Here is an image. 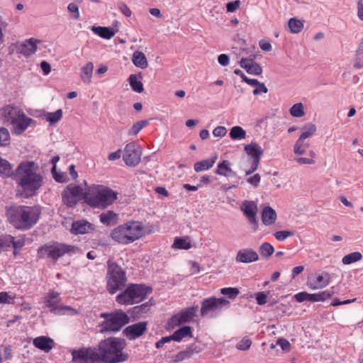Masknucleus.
Listing matches in <instances>:
<instances>
[{
	"mask_svg": "<svg viewBox=\"0 0 363 363\" xmlns=\"http://www.w3.org/2000/svg\"><path fill=\"white\" fill-rule=\"evenodd\" d=\"M72 361L75 363H102V359L97 347H88L74 350L72 352Z\"/></svg>",
	"mask_w": 363,
	"mask_h": 363,
	"instance_id": "11",
	"label": "nucleus"
},
{
	"mask_svg": "<svg viewBox=\"0 0 363 363\" xmlns=\"http://www.w3.org/2000/svg\"><path fill=\"white\" fill-rule=\"evenodd\" d=\"M173 247L177 249L189 250L191 248V243L185 238H176L173 243Z\"/></svg>",
	"mask_w": 363,
	"mask_h": 363,
	"instance_id": "50",
	"label": "nucleus"
},
{
	"mask_svg": "<svg viewBox=\"0 0 363 363\" xmlns=\"http://www.w3.org/2000/svg\"><path fill=\"white\" fill-rule=\"evenodd\" d=\"M35 124V121L31 118L26 116L24 112L22 110H21V111L15 118L14 121L11 125H12L13 133L16 135H20L29 126Z\"/></svg>",
	"mask_w": 363,
	"mask_h": 363,
	"instance_id": "16",
	"label": "nucleus"
},
{
	"mask_svg": "<svg viewBox=\"0 0 363 363\" xmlns=\"http://www.w3.org/2000/svg\"><path fill=\"white\" fill-rule=\"evenodd\" d=\"M0 174L4 177H9L13 174L11 164L1 157H0Z\"/></svg>",
	"mask_w": 363,
	"mask_h": 363,
	"instance_id": "40",
	"label": "nucleus"
},
{
	"mask_svg": "<svg viewBox=\"0 0 363 363\" xmlns=\"http://www.w3.org/2000/svg\"><path fill=\"white\" fill-rule=\"evenodd\" d=\"M13 242V236L6 235L0 238V252L8 250Z\"/></svg>",
	"mask_w": 363,
	"mask_h": 363,
	"instance_id": "47",
	"label": "nucleus"
},
{
	"mask_svg": "<svg viewBox=\"0 0 363 363\" xmlns=\"http://www.w3.org/2000/svg\"><path fill=\"white\" fill-rule=\"evenodd\" d=\"M330 282V274L325 272L311 278L308 281V286L312 290L321 289L329 285Z\"/></svg>",
	"mask_w": 363,
	"mask_h": 363,
	"instance_id": "23",
	"label": "nucleus"
},
{
	"mask_svg": "<svg viewBox=\"0 0 363 363\" xmlns=\"http://www.w3.org/2000/svg\"><path fill=\"white\" fill-rule=\"evenodd\" d=\"M10 143V133L6 128H0V146L5 147Z\"/></svg>",
	"mask_w": 363,
	"mask_h": 363,
	"instance_id": "51",
	"label": "nucleus"
},
{
	"mask_svg": "<svg viewBox=\"0 0 363 363\" xmlns=\"http://www.w3.org/2000/svg\"><path fill=\"white\" fill-rule=\"evenodd\" d=\"M45 119L50 123V125H54L57 123L62 117V111L58 109L55 112H48L45 115Z\"/></svg>",
	"mask_w": 363,
	"mask_h": 363,
	"instance_id": "42",
	"label": "nucleus"
},
{
	"mask_svg": "<svg viewBox=\"0 0 363 363\" xmlns=\"http://www.w3.org/2000/svg\"><path fill=\"white\" fill-rule=\"evenodd\" d=\"M354 67L356 69H361L363 67V54L356 52V55L354 58Z\"/></svg>",
	"mask_w": 363,
	"mask_h": 363,
	"instance_id": "58",
	"label": "nucleus"
},
{
	"mask_svg": "<svg viewBox=\"0 0 363 363\" xmlns=\"http://www.w3.org/2000/svg\"><path fill=\"white\" fill-rule=\"evenodd\" d=\"M141 155L140 147L136 143H129L124 147L123 160L128 166L135 167L140 162Z\"/></svg>",
	"mask_w": 363,
	"mask_h": 363,
	"instance_id": "13",
	"label": "nucleus"
},
{
	"mask_svg": "<svg viewBox=\"0 0 363 363\" xmlns=\"http://www.w3.org/2000/svg\"><path fill=\"white\" fill-rule=\"evenodd\" d=\"M191 354H192L191 350L182 351L175 355L174 362H179L183 361L185 359L190 357L191 356Z\"/></svg>",
	"mask_w": 363,
	"mask_h": 363,
	"instance_id": "56",
	"label": "nucleus"
},
{
	"mask_svg": "<svg viewBox=\"0 0 363 363\" xmlns=\"http://www.w3.org/2000/svg\"><path fill=\"white\" fill-rule=\"evenodd\" d=\"M33 345L44 352H49L55 347L54 340L47 336H38L33 339Z\"/></svg>",
	"mask_w": 363,
	"mask_h": 363,
	"instance_id": "25",
	"label": "nucleus"
},
{
	"mask_svg": "<svg viewBox=\"0 0 363 363\" xmlns=\"http://www.w3.org/2000/svg\"><path fill=\"white\" fill-rule=\"evenodd\" d=\"M362 258V255L359 252H354L345 255L342 257V262L344 264H350L352 263L359 261Z\"/></svg>",
	"mask_w": 363,
	"mask_h": 363,
	"instance_id": "43",
	"label": "nucleus"
},
{
	"mask_svg": "<svg viewBox=\"0 0 363 363\" xmlns=\"http://www.w3.org/2000/svg\"><path fill=\"white\" fill-rule=\"evenodd\" d=\"M128 82L132 89L137 93H142L144 90L143 84L138 80L136 74H130L128 77Z\"/></svg>",
	"mask_w": 363,
	"mask_h": 363,
	"instance_id": "38",
	"label": "nucleus"
},
{
	"mask_svg": "<svg viewBox=\"0 0 363 363\" xmlns=\"http://www.w3.org/2000/svg\"><path fill=\"white\" fill-rule=\"evenodd\" d=\"M191 328L190 326H184L177 330L173 334V340L180 342L186 337H191Z\"/></svg>",
	"mask_w": 363,
	"mask_h": 363,
	"instance_id": "34",
	"label": "nucleus"
},
{
	"mask_svg": "<svg viewBox=\"0 0 363 363\" xmlns=\"http://www.w3.org/2000/svg\"><path fill=\"white\" fill-rule=\"evenodd\" d=\"M316 131V126L313 123H308L302 128V133L299 138L306 140L313 136Z\"/></svg>",
	"mask_w": 363,
	"mask_h": 363,
	"instance_id": "41",
	"label": "nucleus"
},
{
	"mask_svg": "<svg viewBox=\"0 0 363 363\" xmlns=\"http://www.w3.org/2000/svg\"><path fill=\"white\" fill-rule=\"evenodd\" d=\"M277 219L276 211L269 206L264 208L262 212V220L265 225L273 224Z\"/></svg>",
	"mask_w": 363,
	"mask_h": 363,
	"instance_id": "30",
	"label": "nucleus"
},
{
	"mask_svg": "<svg viewBox=\"0 0 363 363\" xmlns=\"http://www.w3.org/2000/svg\"><path fill=\"white\" fill-rule=\"evenodd\" d=\"M144 235V226L141 222L129 220L113 229L111 238L113 240L128 245Z\"/></svg>",
	"mask_w": 363,
	"mask_h": 363,
	"instance_id": "5",
	"label": "nucleus"
},
{
	"mask_svg": "<svg viewBox=\"0 0 363 363\" xmlns=\"http://www.w3.org/2000/svg\"><path fill=\"white\" fill-rule=\"evenodd\" d=\"M227 132V129L224 126H217L213 129V135L215 137L222 138L226 135Z\"/></svg>",
	"mask_w": 363,
	"mask_h": 363,
	"instance_id": "60",
	"label": "nucleus"
},
{
	"mask_svg": "<svg viewBox=\"0 0 363 363\" xmlns=\"http://www.w3.org/2000/svg\"><path fill=\"white\" fill-rule=\"evenodd\" d=\"M252 341L249 338H242L236 345V348L239 350L245 351L250 349Z\"/></svg>",
	"mask_w": 363,
	"mask_h": 363,
	"instance_id": "55",
	"label": "nucleus"
},
{
	"mask_svg": "<svg viewBox=\"0 0 363 363\" xmlns=\"http://www.w3.org/2000/svg\"><path fill=\"white\" fill-rule=\"evenodd\" d=\"M198 311V306H191L182 310L181 312L174 315L171 322L174 325H180L186 323H189L193 320L196 315Z\"/></svg>",
	"mask_w": 363,
	"mask_h": 363,
	"instance_id": "19",
	"label": "nucleus"
},
{
	"mask_svg": "<svg viewBox=\"0 0 363 363\" xmlns=\"http://www.w3.org/2000/svg\"><path fill=\"white\" fill-rule=\"evenodd\" d=\"M6 215L9 223L21 230L30 229L39 219L38 211L30 206H11L7 209Z\"/></svg>",
	"mask_w": 363,
	"mask_h": 363,
	"instance_id": "3",
	"label": "nucleus"
},
{
	"mask_svg": "<svg viewBox=\"0 0 363 363\" xmlns=\"http://www.w3.org/2000/svg\"><path fill=\"white\" fill-rule=\"evenodd\" d=\"M217 159L218 155H214L208 159L196 162L194 166L195 172H199L210 169L214 165Z\"/></svg>",
	"mask_w": 363,
	"mask_h": 363,
	"instance_id": "28",
	"label": "nucleus"
},
{
	"mask_svg": "<svg viewBox=\"0 0 363 363\" xmlns=\"http://www.w3.org/2000/svg\"><path fill=\"white\" fill-rule=\"evenodd\" d=\"M40 42L39 40L31 38L25 41L17 43L15 45L16 52L24 57H30L37 51L38 44Z\"/></svg>",
	"mask_w": 363,
	"mask_h": 363,
	"instance_id": "17",
	"label": "nucleus"
},
{
	"mask_svg": "<svg viewBox=\"0 0 363 363\" xmlns=\"http://www.w3.org/2000/svg\"><path fill=\"white\" fill-rule=\"evenodd\" d=\"M152 288L144 284H130L116 296V301L121 305H133L145 300L151 294Z\"/></svg>",
	"mask_w": 363,
	"mask_h": 363,
	"instance_id": "7",
	"label": "nucleus"
},
{
	"mask_svg": "<svg viewBox=\"0 0 363 363\" xmlns=\"http://www.w3.org/2000/svg\"><path fill=\"white\" fill-rule=\"evenodd\" d=\"M294 233L290 230H279L274 233V236L279 241H284L289 237L294 236Z\"/></svg>",
	"mask_w": 363,
	"mask_h": 363,
	"instance_id": "53",
	"label": "nucleus"
},
{
	"mask_svg": "<svg viewBox=\"0 0 363 363\" xmlns=\"http://www.w3.org/2000/svg\"><path fill=\"white\" fill-rule=\"evenodd\" d=\"M61 301L60 294L57 291H50L45 297V302L47 307L50 308L51 313L56 315H65L69 312L76 313V311L70 306H60Z\"/></svg>",
	"mask_w": 363,
	"mask_h": 363,
	"instance_id": "12",
	"label": "nucleus"
},
{
	"mask_svg": "<svg viewBox=\"0 0 363 363\" xmlns=\"http://www.w3.org/2000/svg\"><path fill=\"white\" fill-rule=\"evenodd\" d=\"M132 61L135 67L140 69H145L148 65L145 54L140 51H135L133 52Z\"/></svg>",
	"mask_w": 363,
	"mask_h": 363,
	"instance_id": "33",
	"label": "nucleus"
},
{
	"mask_svg": "<svg viewBox=\"0 0 363 363\" xmlns=\"http://www.w3.org/2000/svg\"><path fill=\"white\" fill-rule=\"evenodd\" d=\"M84 199L89 206L104 209L116 200L117 194L106 186L92 184L86 189Z\"/></svg>",
	"mask_w": 363,
	"mask_h": 363,
	"instance_id": "4",
	"label": "nucleus"
},
{
	"mask_svg": "<svg viewBox=\"0 0 363 363\" xmlns=\"http://www.w3.org/2000/svg\"><path fill=\"white\" fill-rule=\"evenodd\" d=\"M79 249L72 245L60 242H49L38 249V257L55 263L60 258L68 255H75Z\"/></svg>",
	"mask_w": 363,
	"mask_h": 363,
	"instance_id": "6",
	"label": "nucleus"
},
{
	"mask_svg": "<svg viewBox=\"0 0 363 363\" xmlns=\"http://www.w3.org/2000/svg\"><path fill=\"white\" fill-rule=\"evenodd\" d=\"M93 230V225L85 220L73 222L71 231L75 235L88 233Z\"/></svg>",
	"mask_w": 363,
	"mask_h": 363,
	"instance_id": "27",
	"label": "nucleus"
},
{
	"mask_svg": "<svg viewBox=\"0 0 363 363\" xmlns=\"http://www.w3.org/2000/svg\"><path fill=\"white\" fill-rule=\"evenodd\" d=\"M339 289H340V286L338 285H337V286H333L330 287L328 290L323 291V292L324 294H326L325 296H324L325 299L327 300V299L330 298L333 295L338 294Z\"/></svg>",
	"mask_w": 363,
	"mask_h": 363,
	"instance_id": "59",
	"label": "nucleus"
},
{
	"mask_svg": "<svg viewBox=\"0 0 363 363\" xmlns=\"http://www.w3.org/2000/svg\"><path fill=\"white\" fill-rule=\"evenodd\" d=\"M118 216L113 211H106L99 216L100 222L106 225H115L118 221Z\"/></svg>",
	"mask_w": 363,
	"mask_h": 363,
	"instance_id": "31",
	"label": "nucleus"
},
{
	"mask_svg": "<svg viewBox=\"0 0 363 363\" xmlns=\"http://www.w3.org/2000/svg\"><path fill=\"white\" fill-rule=\"evenodd\" d=\"M21 108L12 106H6L0 108V121L4 124H11L21 111Z\"/></svg>",
	"mask_w": 363,
	"mask_h": 363,
	"instance_id": "22",
	"label": "nucleus"
},
{
	"mask_svg": "<svg viewBox=\"0 0 363 363\" xmlns=\"http://www.w3.org/2000/svg\"><path fill=\"white\" fill-rule=\"evenodd\" d=\"M288 28L291 33H298L303 28V23L296 18H291L289 20Z\"/></svg>",
	"mask_w": 363,
	"mask_h": 363,
	"instance_id": "36",
	"label": "nucleus"
},
{
	"mask_svg": "<svg viewBox=\"0 0 363 363\" xmlns=\"http://www.w3.org/2000/svg\"><path fill=\"white\" fill-rule=\"evenodd\" d=\"M91 30L104 39L109 40L115 35V32L108 27L92 26Z\"/></svg>",
	"mask_w": 363,
	"mask_h": 363,
	"instance_id": "32",
	"label": "nucleus"
},
{
	"mask_svg": "<svg viewBox=\"0 0 363 363\" xmlns=\"http://www.w3.org/2000/svg\"><path fill=\"white\" fill-rule=\"evenodd\" d=\"M239 64L250 74L260 75L262 73V67L253 59L242 57Z\"/></svg>",
	"mask_w": 363,
	"mask_h": 363,
	"instance_id": "24",
	"label": "nucleus"
},
{
	"mask_svg": "<svg viewBox=\"0 0 363 363\" xmlns=\"http://www.w3.org/2000/svg\"><path fill=\"white\" fill-rule=\"evenodd\" d=\"M309 147V143L305 142V140L298 139L294 145V152L298 155H302L306 153V150Z\"/></svg>",
	"mask_w": 363,
	"mask_h": 363,
	"instance_id": "39",
	"label": "nucleus"
},
{
	"mask_svg": "<svg viewBox=\"0 0 363 363\" xmlns=\"http://www.w3.org/2000/svg\"><path fill=\"white\" fill-rule=\"evenodd\" d=\"M102 362L104 363H121L125 362L128 354L124 350L126 342L119 337H108L102 340L99 343Z\"/></svg>",
	"mask_w": 363,
	"mask_h": 363,
	"instance_id": "2",
	"label": "nucleus"
},
{
	"mask_svg": "<svg viewBox=\"0 0 363 363\" xmlns=\"http://www.w3.org/2000/svg\"><path fill=\"white\" fill-rule=\"evenodd\" d=\"M240 209L247 217L248 222L253 226L254 230H257L258 225L257 204L252 201H245L242 203Z\"/></svg>",
	"mask_w": 363,
	"mask_h": 363,
	"instance_id": "18",
	"label": "nucleus"
},
{
	"mask_svg": "<svg viewBox=\"0 0 363 363\" xmlns=\"http://www.w3.org/2000/svg\"><path fill=\"white\" fill-rule=\"evenodd\" d=\"M215 173L218 175L229 177L234 176L235 174L230 167V162L228 160H223L218 164Z\"/></svg>",
	"mask_w": 363,
	"mask_h": 363,
	"instance_id": "29",
	"label": "nucleus"
},
{
	"mask_svg": "<svg viewBox=\"0 0 363 363\" xmlns=\"http://www.w3.org/2000/svg\"><path fill=\"white\" fill-rule=\"evenodd\" d=\"M308 155L310 157H299L295 158V161L299 164H314L315 163L314 158L316 155L315 152L310 150Z\"/></svg>",
	"mask_w": 363,
	"mask_h": 363,
	"instance_id": "46",
	"label": "nucleus"
},
{
	"mask_svg": "<svg viewBox=\"0 0 363 363\" xmlns=\"http://www.w3.org/2000/svg\"><path fill=\"white\" fill-rule=\"evenodd\" d=\"M255 298L258 305H264L267 302V295L264 292H258L255 294Z\"/></svg>",
	"mask_w": 363,
	"mask_h": 363,
	"instance_id": "61",
	"label": "nucleus"
},
{
	"mask_svg": "<svg viewBox=\"0 0 363 363\" xmlns=\"http://www.w3.org/2000/svg\"><path fill=\"white\" fill-rule=\"evenodd\" d=\"M150 305L148 303L134 307V312L136 313H145L150 310Z\"/></svg>",
	"mask_w": 363,
	"mask_h": 363,
	"instance_id": "63",
	"label": "nucleus"
},
{
	"mask_svg": "<svg viewBox=\"0 0 363 363\" xmlns=\"http://www.w3.org/2000/svg\"><path fill=\"white\" fill-rule=\"evenodd\" d=\"M148 124L147 121H140L135 123L128 131V135H136L139 132Z\"/></svg>",
	"mask_w": 363,
	"mask_h": 363,
	"instance_id": "45",
	"label": "nucleus"
},
{
	"mask_svg": "<svg viewBox=\"0 0 363 363\" xmlns=\"http://www.w3.org/2000/svg\"><path fill=\"white\" fill-rule=\"evenodd\" d=\"M290 114L295 118H301L305 115L304 106L302 103L294 104L290 110Z\"/></svg>",
	"mask_w": 363,
	"mask_h": 363,
	"instance_id": "44",
	"label": "nucleus"
},
{
	"mask_svg": "<svg viewBox=\"0 0 363 363\" xmlns=\"http://www.w3.org/2000/svg\"><path fill=\"white\" fill-rule=\"evenodd\" d=\"M15 296L8 292H0V303L11 304L14 303Z\"/></svg>",
	"mask_w": 363,
	"mask_h": 363,
	"instance_id": "54",
	"label": "nucleus"
},
{
	"mask_svg": "<svg viewBox=\"0 0 363 363\" xmlns=\"http://www.w3.org/2000/svg\"><path fill=\"white\" fill-rule=\"evenodd\" d=\"M83 189L77 185H69L62 193L63 203L69 207H74L84 196Z\"/></svg>",
	"mask_w": 363,
	"mask_h": 363,
	"instance_id": "15",
	"label": "nucleus"
},
{
	"mask_svg": "<svg viewBox=\"0 0 363 363\" xmlns=\"http://www.w3.org/2000/svg\"><path fill=\"white\" fill-rule=\"evenodd\" d=\"M107 265L106 288L110 294H113L125 284L127 278L125 272L116 263L109 260Z\"/></svg>",
	"mask_w": 363,
	"mask_h": 363,
	"instance_id": "8",
	"label": "nucleus"
},
{
	"mask_svg": "<svg viewBox=\"0 0 363 363\" xmlns=\"http://www.w3.org/2000/svg\"><path fill=\"white\" fill-rule=\"evenodd\" d=\"M18 191L25 198H30L37 194L44 184L43 176L38 165L33 161L21 162L13 174Z\"/></svg>",
	"mask_w": 363,
	"mask_h": 363,
	"instance_id": "1",
	"label": "nucleus"
},
{
	"mask_svg": "<svg viewBox=\"0 0 363 363\" xmlns=\"http://www.w3.org/2000/svg\"><path fill=\"white\" fill-rule=\"evenodd\" d=\"M70 18L74 20H78L80 17L79 6L74 3H70L67 6Z\"/></svg>",
	"mask_w": 363,
	"mask_h": 363,
	"instance_id": "52",
	"label": "nucleus"
},
{
	"mask_svg": "<svg viewBox=\"0 0 363 363\" xmlns=\"http://www.w3.org/2000/svg\"><path fill=\"white\" fill-rule=\"evenodd\" d=\"M229 135L232 140H240L246 138V131L240 126H233L230 130Z\"/></svg>",
	"mask_w": 363,
	"mask_h": 363,
	"instance_id": "37",
	"label": "nucleus"
},
{
	"mask_svg": "<svg viewBox=\"0 0 363 363\" xmlns=\"http://www.w3.org/2000/svg\"><path fill=\"white\" fill-rule=\"evenodd\" d=\"M274 252V247L269 242H264L259 246L260 255L264 257H270Z\"/></svg>",
	"mask_w": 363,
	"mask_h": 363,
	"instance_id": "48",
	"label": "nucleus"
},
{
	"mask_svg": "<svg viewBox=\"0 0 363 363\" xmlns=\"http://www.w3.org/2000/svg\"><path fill=\"white\" fill-rule=\"evenodd\" d=\"M240 291L235 287H226L220 289V294L226 296L228 298L235 299L239 294Z\"/></svg>",
	"mask_w": 363,
	"mask_h": 363,
	"instance_id": "49",
	"label": "nucleus"
},
{
	"mask_svg": "<svg viewBox=\"0 0 363 363\" xmlns=\"http://www.w3.org/2000/svg\"><path fill=\"white\" fill-rule=\"evenodd\" d=\"M147 330L146 322H139L128 325L123 330V333L129 340H135L141 336Z\"/></svg>",
	"mask_w": 363,
	"mask_h": 363,
	"instance_id": "20",
	"label": "nucleus"
},
{
	"mask_svg": "<svg viewBox=\"0 0 363 363\" xmlns=\"http://www.w3.org/2000/svg\"><path fill=\"white\" fill-rule=\"evenodd\" d=\"M277 345L281 347V348L284 351H289L291 348V345L289 342L284 338H279L277 341Z\"/></svg>",
	"mask_w": 363,
	"mask_h": 363,
	"instance_id": "62",
	"label": "nucleus"
},
{
	"mask_svg": "<svg viewBox=\"0 0 363 363\" xmlns=\"http://www.w3.org/2000/svg\"><path fill=\"white\" fill-rule=\"evenodd\" d=\"M261 177L259 174H255L253 176L249 177L247 182L252 184L254 187H257L259 184Z\"/></svg>",
	"mask_w": 363,
	"mask_h": 363,
	"instance_id": "64",
	"label": "nucleus"
},
{
	"mask_svg": "<svg viewBox=\"0 0 363 363\" xmlns=\"http://www.w3.org/2000/svg\"><path fill=\"white\" fill-rule=\"evenodd\" d=\"M326 294H324L323 291L317 293V294H308L307 292H300L294 295L295 299L298 302H303L305 301H311V302H318V301H324L325 296Z\"/></svg>",
	"mask_w": 363,
	"mask_h": 363,
	"instance_id": "26",
	"label": "nucleus"
},
{
	"mask_svg": "<svg viewBox=\"0 0 363 363\" xmlns=\"http://www.w3.org/2000/svg\"><path fill=\"white\" fill-rule=\"evenodd\" d=\"M259 260L257 252L251 248L240 250L235 257V261L238 263H252Z\"/></svg>",
	"mask_w": 363,
	"mask_h": 363,
	"instance_id": "21",
	"label": "nucleus"
},
{
	"mask_svg": "<svg viewBox=\"0 0 363 363\" xmlns=\"http://www.w3.org/2000/svg\"><path fill=\"white\" fill-rule=\"evenodd\" d=\"M8 27V23L0 16V45L4 42V31Z\"/></svg>",
	"mask_w": 363,
	"mask_h": 363,
	"instance_id": "57",
	"label": "nucleus"
},
{
	"mask_svg": "<svg viewBox=\"0 0 363 363\" xmlns=\"http://www.w3.org/2000/svg\"><path fill=\"white\" fill-rule=\"evenodd\" d=\"M245 150L252 158L250 168L245 170V174L250 175L257 169L264 150L257 143L252 142L245 146Z\"/></svg>",
	"mask_w": 363,
	"mask_h": 363,
	"instance_id": "14",
	"label": "nucleus"
},
{
	"mask_svg": "<svg viewBox=\"0 0 363 363\" xmlns=\"http://www.w3.org/2000/svg\"><path fill=\"white\" fill-rule=\"evenodd\" d=\"M94 65L92 62H88L82 68L81 71V78L84 83L91 82Z\"/></svg>",
	"mask_w": 363,
	"mask_h": 363,
	"instance_id": "35",
	"label": "nucleus"
},
{
	"mask_svg": "<svg viewBox=\"0 0 363 363\" xmlns=\"http://www.w3.org/2000/svg\"><path fill=\"white\" fill-rule=\"evenodd\" d=\"M101 316L105 318L100 325L101 332L118 331L130 321L129 316L121 310L112 313H102Z\"/></svg>",
	"mask_w": 363,
	"mask_h": 363,
	"instance_id": "9",
	"label": "nucleus"
},
{
	"mask_svg": "<svg viewBox=\"0 0 363 363\" xmlns=\"http://www.w3.org/2000/svg\"><path fill=\"white\" fill-rule=\"evenodd\" d=\"M201 304V315L202 317L214 318L220 313L223 307L228 306L230 302L224 297L211 296L204 298Z\"/></svg>",
	"mask_w": 363,
	"mask_h": 363,
	"instance_id": "10",
	"label": "nucleus"
}]
</instances>
